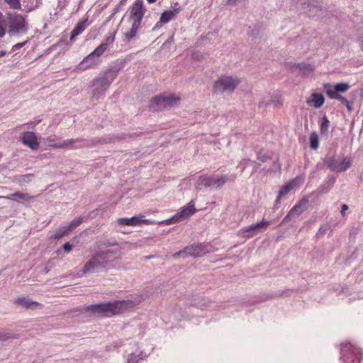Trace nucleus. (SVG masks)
Returning a JSON list of instances; mask_svg holds the SVG:
<instances>
[{
    "instance_id": "nucleus-19",
    "label": "nucleus",
    "mask_w": 363,
    "mask_h": 363,
    "mask_svg": "<svg viewBox=\"0 0 363 363\" xmlns=\"http://www.w3.org/2000/svg\"><path fill=\"white\" fill-rule=\"evenodd\" d=\"M325 98L322 94L314 93L311 95V99L307 101V104L318 108L323 104Z\"/></svg>"
},
{
    "instance_id": "nucleus-20",
    "label": "nucleus",
    "mask_w": 363,
    "mask_h": 363,
    "mask_svg": "<svg viewBox=\"0 0 363 363\" xmlns=\"http://www.w3.org/2000/svg\"><path fill=\"white\" fill-rule=\"evenodd\" d=\"M48 146L50 147L55 148V149H67L69 147L72 146L73 144H74L75 140L73 139H70V140H64L60 143H53L52 140L48 138Z\"/></svg>"
},
{
    "instance_id": "nucleus-15",
    "label": "nucleus",
    "mask_w": 363,
    "mask_h": 363,
    "mask_svg": "<svg viewBox=\"0 0 363 363\" xmlns=\"http://www.w3.org/2000/svg\"><path fill=\"white\" fill-rule=\"evenodd\" d=\"M21 140L25 145L28 146L33 150L39 148V142L38 141L37 136L33 132L27 131L23 133Z\"/></svg>"
},
{
    "instance_id": "nucleus-14",
    "label": "nucleus",
    "mask_w": 363,
    "mask_h": 363,
    "mask_svg": "<svg viewBox=\"0 0 363 363\" xmlns=\"http://www.w3.org/2000/svg\"><path fill=\"white\" fill-rule=\"evenodd\" d=\"M303 9L311 16H319L322 11L320 2L318 0H308L304 2Z\"/></svg>"
},
{
    "instance_id": "nucleus-52",
    "label": "nucleus",
    "mask_w": 363,
    "mask_h": 363,
    "mask_svg": "<svg viewBox=\"0 0 363 363\" xmlns=\"http://www.w3.org/2000/svg\"><path fill=\"white\" fill-rule=\"evenodd\" d=\"M1 198H4V196H0V199H1ZM6 199H9V197H6Z\"/></svg>"
},
{
    "instance_id": "nucleus-49",
    "label": "nucleus",
    "mask_w": 363,
    "mask_h": 363,
    "mask_svg": "<svg viewBox=\"0 0 363 363\" xmlns=\"http://www.w3.org/2000/svg\"><path fill=\"white\" fill-rule=\"evenodd\" d=\"M149 3H154L156 0H147Z\"/></svg>"
},
{
    "instance_id": "nucleus-24",
    "label": "nucleus",
    "mask_w": 363,
    "mask_h": 363,
    "mask_svg": "<svg viewBox=\"0 0 363 363\" xmlns=\"http://www.w3.org/2000/svg\"><path fill=\"white\" fill-rule=\"evenodd\" d=\"M178 13V11L177 9H174L173 11H164L160 17V22L161 23H168L171 19H172Z\"/></svg>"
},
{
    "instance_id": "nucleus-30",
    "label": "nucleus",
    "mask_w": 363,
    "mask_h": 363,
    "mask_svg": "<svg viewBox=\"0 0 363 363\" xmlns=\"http://www.w3.org/2000/svg\"><path fill=\"white\" fill-rule=\"evenodd\" d=\"M106 48L107 43H102L98 48H96L94 52H91L92 55H94L99 59V57L104 52Z\"/></svg>"
},
{
    "instance_id": "nucleus-17",
    "label": "nucleus",
    "mask_w": 363,
    "mask_h": 363,
    "mask_svg": "<svg viewBox=\"0 0 363 363\" xmlns=\"http://www.w3.org/2000/svg\"><path fill=\"white\" fill-rule=\"evenodd\" d=\"M323 89L329 98L339 100L342 104H343L345 105L346 104H347L348 101L347 100V99H345L342 96L335 93V91H333L332 84H328V83L325 84L323 85Z\"/></svg>"
},
{
    "instance_id": "nucleus-27",
    "label": "nucleus",
    "mask_w": 363,
    "mask_h": 363,
    "mask_svg": "<svg viewBox=\"0 0 363 363\" xmlns=\"http://www.w3.org/2000/svg\"><path fill=\"white\" fill-rule=\"evenodd\" d=\"M143 216H134L130 218V225L135 226L140 223L149 224L150 222L148 220L143 218Z\"/></svg>"
},
{
    "instance_id": "nucleus-23",
    "label": "nucleus",
    "mask_w": 363,
    "mask_h": 363,
    "mask_svg": "<svg viewBox=\"0 0 363 363\" xmlns=\"http://www.w3.org/2000/svg\"><path fill=\"white\" fill-rule=\"evenodd\" d=\"M97 62L98 58L94 55H92V53H91L83 60V61L81 62V65L84 69H86L95 65Z\"/></svg>"
},
{
    "instance_id": "nucleus-47",
    "label": "nucleus",
    "mask_w": 363,
    "mask_h": 363,
    "mask_svg": "<svg viewBox=\"0 0 363 363\" xmlns=\"http://www.w3.org/2000/svg\"><path fill=\"white\" fill-rule=\"evenodd\" d=\"M6 55V52L5 51H1L0 52V57H3Z\"/></svg>"
},
{
    "instance_id": "nucleus-44",
    "label": "nucleus",
    "mask_w": 363,
    "mask_h": 363,
    "mask_svg": "<svg viewBox=\"0 0 363 363\" xmlns=\"http://www.w3.org/2000/svg\"><path fill=\"white\" fill-rule=\"evenodd\" d=\"M348 209V206L347 204H343L342 206L341 214L342 216H345V211Z\"/></svg>"
},
{
    "instance_id": "nucleus-51",
    "label": "nucleus",
    "mask_w": 363,
    "mask_h": 363,
    "mask_svg": "<svg viewBox=\"0 0 363 363\" xmlns=\"http://www.w3.org/2000/svg\"><path fill=\"white\" fill-rule=\"evenodd\" d=\"M361 48H362V50H363V41L361 43Z\"/></svg>"
},
{
    "instance_id": "nucleus-10",
    "label": "nucleus",
    "mask_w": 363,
    "mask_h": 363,
    "mask_svg": "<svg viewBox=\"0 0 363 363\" xmlns=\"http://www.w3.org/2000/svg\"><path fill=\"white\" fill-rule=\"evenodd\" d=\"M228 180L227 176H220L216 177L213 176H201L196 184V189L201 190V188L214 186L216 188H220Z\"/></svg>"
},
{
    "instance_id": "nucleus-43",
    "label": "nucleus",
    "mask_w": 363,
    "mask_h": 363,
    "mask_svg": "<svg viewBox=\"0 0 363 363\" xmlns=\"http://www.w3.org/2000/svg\"><path fill=\"white\" fill-rule=\"evenodd\" d=\"M10 336L5 333H0V340L4 341L9 339Z\"/></svg>"
},
{
    "instance_id": "nucleus-48",
    "label": "nucleus",
    "mask_w": 363,
    "mask_h": 363,
    "mask_svg": "<svg viewBox=\"0 0 363 363\" xmlns=\"http://www.w3.org/2000/svg\"><path fill=\"white\" fill-rule=\"evenodd\" d=\"M192 256L194 257H197V256H199L200 255L199 254H195V253H192L191 254Z\"/></svg>"
},
{
    "instance_id": "nucleus-9",
    "label": "nucleus",
    "mask_w": 363,
    "mask_h": 363,
    "mask_svg": "<svg viewBox=\"0 0 363 363\" xmlns=\"http://www.w3.org/2000/svg\"><path fill=\"white\" fill-rule=\"evenodd\" d=\"M272 106L275 108H279L283 106V97L279 94L267 93L261 94L258 99L259 108H264Z\"/></svg>"
},
{
    "instance_id": "nucleus-25",
    "label": "nucleus",
    "mask_w": 363,
    "mask_h": 363,
    "mask_svg": "<svg viewBox=\"0 0 363 363\" xmlns=\"http://www.w3.org/2000/svg\"><path fill=\"white\" fill-rule=\"evenodd\" d=\"M309 145L311 149L317 150L319 146V138L316 132H312L309 138Z\"/></svg>"
},
{
    "instance_id": "nucleus-37",
    "label": "nucleus",
    "mask_w": 363,
    "mask_h": 363,
    "mask_svg": "<svg viewBox=\"0 0 363 363\" xmlns=\"http://www.w3.org/2000/svg\"><path fill=\"white\" fill-rule=\"evenodd\" d=\"M191 250H202L206 248V246L202 243H194L191 246Z\"/></svg>"
},
{
    "instance_id": "nucleus-5",
    "label": "nucleus",
    "mask_w": 363,
    "mask_h": 363,
    "mask_svg": "<svg viewBox=\"0 0 363 363\" xmlns=\"http://www.w3.org/2000/svg\"><path fill=\"white\" fill-rule=\"evenodd\" d=\"M240 83V79L235 76H222L214 83L215 93H233Z\"/></svg>"
},
{
    "instance_id": "nucleus-42",
    "label": "nucleus",
    "mask_w": 363,
    "mask_h": 363,
    "mask_svg": "<svg viewBox=\"0 0 363 363\" xmlns=\"http://www.w3.org/2000/svg\"><path fill=\"white\" fill-rule=\"evenodd\" d=\"M186 252L187 251H185V250H183V251H179L177 253H175L174 254V257H177L178 256H184L186 255Z\"/></svg>"
},
{
    "instance_id": "nucleus-8",
    "label": "nucleus",
    "mask_w": 363,
    "mask_h": 363,
    "mask_svg": "<svg viewBox=\"0 0 363 363\" xmlns=\"http://www.w3.org/2000/svg\"><path fill=\"white\" fill-rule=\"evenodd\" d=\"M271 225V221L262 220V221L253 223L247 227L240 229L237 236L240 238H252L264 230H265Z\"/></svg>"
},
{
    "instance_id": "nucleus-34",
    "label": "nucleus",
    "mask_w": 363,
    "mask_h": 363,
    "mask_svg": "<svg viewBox=\"0 0 363 363\" xmlns=\"http://www.w3.org/2000/svg\"><path fill=\"white\" fill-rule=\"evenodd\" d=\"M5 1L13 9H21L19 0H5Z\"/></svg>"
},
{
    "instance_id": "nucleus-2",
    "label": "nucleus",
    "mask_w": 363,
    "mask_h": 363,
    "mask_svg": "<svg viewBox=\"0 0 363 363\" xmlns=\"http://www.w3.org/2000/svg\"><path fill=\"white\" fill-rule=\"evenodd\" d=\"M121 67L111 66L105 71L101 77H96L91 83L92 99H98L103 96L113 81Z\"/></svg>"
},
{
    "instance_id": "nucleus-22",
    "label": "nucleus",
    "mask_w": 363,
    "mask_h": 363,
    "mask_svg": "<svg viewBox=\"0 0 363 363\" xmlns=\"http://www.w3.org/2000/svg\"><path fill=\"white\" fill-rule=\"evenodd\" d=\"M70 233L67 226H62L57 229L52 235L49 238V241L52 242L55 240H59L62 237L68 235Z\"/></svg>"
},
{
    "instance_id": "nucleus-1",
    "label": "nucleus",
    "mask_w": 363,
    "mask_h": 363,
    "mask_svg": "<svg viewBox=\"0 0 363 363\" xmlns=\"http://www.w3.org/2000/svg\"><path fill=\"white\" fill-rule=\"evenodd\" d=\"M136 303L130 300H123L113 303H102L86 306V311L99 316H112L124 311L133 308Z\"/></svg>"
},
{
    "instance_id": "nucleus-6",
    "label": "nucleus",
    "mask_w": 363,
    "mask_h": 363,
    "mask_svg": "<svg viewBox=\"0 0 363 363\" xmlns=\"http://www.w3.org/2000/svg\"><path fill=\"white\" fill-rule=\"evenodd\" d=\"M4 23L9 27L8 33L11 35L27 30L26 20L22 16L16 13H8Z\"/></svg>"
},
{
    "instance_id": "nucleus-12",
    "label": "nucleus",
    "mask_w": 363,
    "mask_h": 363,
    "mask_svg": "<svg viewBox=\"0 0 363 363\" xmlns=\"http://www.w3.org/2000/svg\"><path fill=\"white\" fill-rule=\"evenodd\" d=\"M326 163L332 171L337 172H345L351 166V160L347 157H344L341 162H339L335 157H330Z\"/></svg>"
},
{
    "instance_id": "nucleus-32",
    "label": "nucleus",
    "mask_w": 363,
    "mask_h": 363,
    "mask_svg": "<svg viewBox=\"0 0 363 363\" xmlns=\"http://www.w3.org/2000/svg\"><path fill=\"white\" fill-rule=\"evenodd\" d=\"M82 223V218H79L77 219H74L71 221V223L66 225L70 232H72L74 229H75L78 225H79Z\"/></svg>"
},
{
    "instance_id": "nucleus-3",
    "label": "nucleus",
    "mask_w": 363,
    "mask_h": 363,
    "mask_svg": "<svg viewBox=\"0 0 363 363\" xmlns=\"http://www.w3.org/2000/svg\"><path fill=\"white\" fill-rule=\"evenodd\" d=\"M181 101L179 96L176 94L158 95L152 99L150 108L159 111L177 106Z\"/></svg>"
},
{
    "instance_id": "nucleus-18",
    "label": "nucleus",
    "mask_w": 363,
    "mask_h": 363,
    "mask_svg": "<svg viewBox=\"0 0 363 363\" xmlns=\"http://www.w3.org/2000/svg\"><path fill=\"white\" fill-rule=\"evenodd\" d=\"M15 303L21 306L22 307L26 308V309H33L34 308L37 306H42V305L36 301H30L27 298L25 297H21L18 298L15 301Z\"/></svg>"
},
{
    "instance_id": "nucleus-4",
    "label": "nucleus",
    "mask_w": 363,
    "mask_h": 363,
    "mask_svg": "<svg viewBox=\"0 0 363 363\" xmlns=\"http://www.w3.org/2000/svg\"><path fill=\"white\" fill-rule=\"evenodd\" d=\"M341 359L344 363H360L362 358L361 349L349 342L340 345Z\"/></svg>"
},
{
    "instance_id": "nucleus-28",
    "label": "nucleus",
    "mask_w": 363,
    "mask_h": 363,
    "mask_svg": "<svg viewBox=\"0 0 363 363\" xmlns=\"http://www.w3.org/2000/svg\"><path fill=\"white\" fill-rule=\"evenodd\" d=\"M350 88V85L347 83H338L334 87L333 86V91L338 94L339 92H345Z\"/></svg>"
},
{
    "instance_id": "nucleus-13",
    "label": "nucleus",
    "mask_w": 363,
    "mask_h": 363,
    "mask_svg": "<svg viewBox=\"0 0 363 363\" xmlns=\"http://www.w3.org/2000/svg\"><path fill=\"white\" fill-rule=\"evenodd\" d=\"M145 12V9L143 6L142 0H136L130 11V19L133 23H136L140 25L141 21Z\"/></svg>"
},
{
    "instance_id": "nucleus-50",
    "label": "nucleus",
    "mask_w": 363,
    "mask_h": 363,
    "mask_svg": "<svg viewBox=\"0 0 363 363\" xmlns=\"http://www.w3.org/2000/svg\"><path fill=\"white\" fill-rule=\"evenodd\" d=\"M111 245L115 246L116 244L113 242V244L106 245V247H108V246H111Z\"/></svg>"
},
{
    "instance_id": "nucleus-40",
    "label": "nucleus",
    "mask_w": 363,
    "mask_h": 363,
    "mask_svg": "<svg viewBox=\"0 0 363 363\" xmlns=\"http://www.w3.org/2000/svg\"><path fill=\"white\" fill-rule=\"evenodd\" d=\"M114 39H115V35L113 34L112 35L108 37L106 40V43H107V45L111 43H113L114 41Z\"/></svg>"
},
{
    "instance_id": "nucleus-38",
    "label": "nucleus",
    "mask_w": 363,
    "mask_h": 363,
    "mask_svg": "<svg viewBox=\"0 0 363 363\" xmlns=\"http://www.w3.org/2000/svg\"><path fill=\"white\" fill-rule=\"evenodd\" d=\"M75 246L74 245H72V243H70L69 242H67L66 243H65L63 245H62V250H72V248L74 247Z\"/></svg>"
},
{
    "instance_id": "nucleus-26",
    "label": "nucleus",
    "mask_w": 363,
    "mask_h": 363,
    "mask_svg": "<svg viewBox=\"0 0 363 363\" xmlns=\"http://www.w3.org/2000/svg\"><path fill=\"white\" fill-rule=\"evenodd\" d=\"M85 28V25L84 22H79L76 27L72 30L70 40H73L76 36H77L79 33H81Z\"/></svg>"
},
{
    "instance_id": "nucleus-46",
    "label": "nucleus",
    "mask_w": 363,
    "mask_h": 363,
    "mask_svg": "<svg viewBox=\"0 0 363 363\" xmlns=\"http://www.w3.org/2000/svg\"><path fill=\"white\" fill-rule=\"evenodd\" d=\"M345 106H346L347 109L348 110V111L350 112L352 111V106L350 104L349 101L347 102V104H345Z\"/></svg>"
},
{
    "instance_id": "nucleus-31",
    "label": "nucleus",
    "mask_w": 363,
    "mask_h": 363,
    "mask_svg": "<svg viewBox=\"0 0 363 363\" xmlns=\"http://www.w3.org/2000/svg\"><path fill=\"white\" fill-rule=\"evenodd\" d=\"M139 26H140V24L136 23H133L130 31L125 33V37L128 40L134 38L136 35V33H137Z\"/></svg>"
},
{
    "instance_id": "nucleus-41",
    "label": "nucleus",
    "mask_w": 363,
    "mask_h": 363,
    "mask_svg": "<svg viewBox=\"0 0 363 363\" xmlns=\"http://www.w3.org/2000/svg\"><path fill=\"white\" fill-rule=\"evenodd\" d=\"M327 230V226H321L318 230L319 235H324Z\"/></svg>"
},
{
    "instance_id": "nucleus-45",
    "label": "nucleus",
    "mask_w": 363,
    "mask_h": 363,
    "mask_svg": "<svg viewBox=\"0 0 363 363\" xmlns=\"http://www.w3.org/2000/svg\"><path fill=\"white\" fill-rule=\"evenodd\" d=\"M25 43H26V42L21 43H17V44H16L13 46V48L14 49H19V48H22L25 45Z\"/></svg>"
},
{
    "instance_id": "nucleus-29",
    "label": "nucleus",
    "mask_w": 363,
    "mask_h": 363,
    "mask_svg": "<svg viewBox=\"0 0 363 363\" xmlns=\"http://www.w3.org/2000/svg\"><path fill=\"white\" fill-rule=\"evenodd\" d=\"M330 121L326 116H324L322 118L321 124H320V133L322 135H327L328 132Z\"/></svg>"
},
{
    "instance_id": "nucleus-36",
    "label": "nucleus",
    "mask_w": 363,
    "mask_h": 363,
    "mask_svg": "<svg viewBox=\"0 0 363 363\" xmlns=\"http://www.w3.org/2000/svg\"><path fill=\"white\" fill-rule=\"evenodd\" d=\"M117 223L121 225H130V218H119Z\"/></svg>"
},
{
    "instance_id": "nucleus-16",
    "label": "nucleus",
    "mask_w": 363,
    "mask_h": 363,
    "mask_svg": "<svg viewBox=\"0 0 363 363\" xmlns=\"http://www.w3.org/2000/svg\"><path fill=\"white\" fill-rule=\"evenodd\" d=\"M196 212L194 208V203L193 201L189 203L188 206L182 208L174 218L167 220L166 222L167 224L172 223L174 220H178L179 218H186L190 216L193 215Z\"/></svg>"
},
{
    "instance_id": "nucleus-39",
    "label": "nucleus",
    "mask_w": 363,
    "mask_h": 363,
    "mask_svg": "<svg viewBox=\"0 0 363 363\" xmlns=\"http://www.w3.org/2000/svg\"><path fill=\"white\" fill-rule=\"evenodd\" d=\"M192 58L194 60H202L203 57V55L200 53H198V52H194L192 54Z\"/></svg>"
},
{
    "instance_id": "nucleus-33",
    "label": "nucleus",
    "mask_w": 363,
    "mask_h": 363,
    "mask_svg": "<svg viewBox=\"0 0 363 363\" xmlns=\"http://www.w3.org/2000/svg\"><path fill=\"white\" fill-rule=\"evenodd\" d=\"M297 67L299 69L303 70L306 72H311L313 71V67H312V65H311L309 64L303 63V62L298 64Z\"/></svg>"
},
{
    "instance_id": "nucleus-21",
    "label": "nucleus",
    "mask_w": 363,
    "mask_h": 363,
    "mask_svg": "<svg viewBox=\"0 0 363 363\" xmlns=\"http://www.w3.org/2000/svg\"><path fill=\"white\" fill-rule=\"evenodd\" d=\"M296 186L295 180L291 181L285 185L282 186L279 190V195L277 196V203H279L281 198L286 195L290 191H291Z\"/></svg>"
},
{
    "instance_id": "nucleus-35",
    "label": "nucleus",
    "mask_w": 363,
    "mask_h": 363,
    "mask_svg": "<svg viewBox=\"0 0 363 363\" xmlns=\"http://www.w3.org/2000/svg\"><path fill=\"white\" fill-rule=\"evenodd\" d=\"M12 196L17 197L20 199H23V200H29L32 198L28 194H25L21 193V192H16V193L13 194H12Z\"/></svg>"
},
{
    "instance_id": "nucleus-11",
    "label": "nucleus",
    "mask_w": 363,
    "mask_h": 363,
    "mask_svg": "<svg viewBox=\"0 0 363 363\" xmlns=\"http://www.w3.org/2000/svg\"><path fill=\"white\" fill-rule=\"evenodd\" d=\"M308 199L306 197L302 198L299 202L296 204L288 213V214L283 219L281 223H287L291 219L297 218L303 211L308 208Z\"/></svg>"
},
{
    "instance_id": "nucleus-7",
    "label": "nucleus",
    "mask_w": 363,
    "mask_h": 363,
    "mask_svg": "<svg viewBox=\"0 0 363 363\" xmlns=\"http://www.w3.org/2000/svg\"><path fill=\"white\" fill-rule=\"evenodd\" d=\"M108 251H101V253L97 254L92 259H91L84 265L82 271L78 273L79 277L84 274L95 272L100 267H106V262L105 259L108 257Z\"/></svg>"
}]
</instances>
